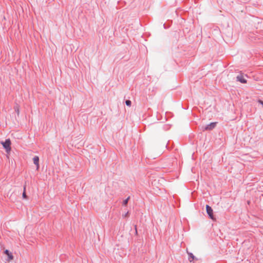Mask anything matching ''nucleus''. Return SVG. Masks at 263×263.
<instances>
[{
	"label": "nucleus",
	"mask_w": 263,
	"mask_h": 263,
	"mask_svg": "<svg viewBox=\"0 0 263 263\" xmlns=\"http://www.w3.org/2000/svg\"><path fill=\"white\" fill-rule=\"evenodd\" d=\"M129 198H130V197H128L127 198H126V199H125V200L123 201V205H126L127 204L128 201V200H129Z\"/></svg>",
	"instance_id": "nucleus-8"
},
{
	"label": "nucleus",
	"mask_w": 263,
	"mask_h": 263,
	"mask_svg": "<svg viewBox=\"0 0 263 263\" xmlns=\"http://www.w3.org/2000/svg\"><path fill=\"white\" fill-rule=\"evenodd\" d=\"M4 252L6 254H7L8 255V261L13 259V256L12 254L8 250H6Z\"/></svg>",
	"instance_id": "nucleus-6"
},
{
	"label": "nucleus",
	"mask_w": 263,
	"mask_h": 263,
	"mask_svg": "<svg viewBox=\"0 0 263 263\" xmlns=\"http://www.w3.org/2000/svg\"><path fill=\"white\" fill-rule=\"evenodd\" d=\"M128 214V212H127V213H125L124 214H123L122 215V217H126V216H127Z\"/></svg>",
	"instance_id": "nucleus-12"
},
{
	"label": "nucleus",
	"mask_w": 263,
	"mask_h": 263,
	"mask_svg": "<svg viewBox=\"0 0 263 263\" xmlns=\"http://www.w3.org/2000/svg\"><path fill=\"white\" fill-rule=\"evenodd\" d=\"M25 189H26V186H24V192L23 193V198H27V195L26 194V193H25Z\"/></svg>",
	"instance_id": "nucleus-9"
},
{
	"label": "nucleus",
	"mask_w": 263,
	"mask_h": 263,
	"mask_svg": "<svg viewBox=\"0 0 263 263\" xmlns=\"http://www.w3.org/2000/svg\"><path fill=\"white\" fill-rule=\"evenodd\" d=\"M125 104L127 106H130L131 104H132V102L130 100H126Z\"/></svg>",
	"instance_id": "nucleus-10"
},
{
	"label": "nucleus",
	"mask_w": 263,
	"mask_h": 263,
	"mask_svg": "<svg viewBox=\"0 0 263 263\" xmlns=\"http://www.w3.org/2000/svg\"><path fill=\"white\" fill-rule=\"evenodd\" d=\"M237 81L240 82L241 83H247V80L245 79V76L240 73L236 77Z\"/></svg>",
	"instance_id": "nucleus-2"
},
{
	"label": "nucleus",
	"mask_w": 263,
	"mask_h": 263,
	"mask_svg": "<svg viewBox=\"0 0 263 263\" xmlns=\"http://www.w3.org/2000/svg\"><path fill=\"white\" fill-rule=\"evenodd\" d=\"M187 253L189 255V260L190 262H192V260L195 259V257L192 253L189 252L187 251Z\"/></svg>",
	"instance_id": "nucleus-7"
},
{
	"label": "nucleus",
	"mask_w": 263,
	"mask_h": 263,
	"mask_svg": "<svg viewBox=\"0 0 263 263\" xmlns=\"http://www.w3.org/2000/svg\"><path fill=\"white\" fill-rule=\"evenodd\" d=\"M4 148L6 149L7 153H9L11 151V141L10 139H6L5 142H1Z\"/></svg>",
	"instance_id": "nucleus-1"
},
{
	"label": "nucleus",
	"mask_w": 263,
	"mask_h": 263,
	"mask_svg": "<svg viewBox=\"0 0 263 263\" xmlns=\"http://www.w3.org/2000/svg\"><path fill=\"white\" fill-rule=\"evenodd\" d=\"M33 161L34 164L36 166V170H38L39 168V158L38 156H35L33 158Z\"/></svg>",
	"instance_id": "nucleus-4"
},
{
	"label": "nucleus",
	"mask_w": 263,
	"mask_h": 263,
	"mask_svg": "<svg viewBox=\"0 0 263 263\" xmlns=\"http://www.w3.org/2000/svg\"><path fill=\"white\" fill-rule=\"evenodd\" d=\"M14 109H15V111L17 112V114H19V110H18V107L17 106H15Z\"/></svg>",
	"instance_id": "nucleus-11"
},
{
	"label": "nucleus",
	"mask_w": 263,
	"mask_h": 263,
	"mask_svg": "<svg viewBox=\"0 0 263 263\" xmlns=\"http://www.w3.org/2000/svg\"><path fill=\"white\" fill-rule=\"evenodd\" d=\"M216 126V123L213 122L211 123L210 124L206 125L204 127L205 130H211L213 129Z\"/></svg>",
	"instance_id": "nucleus-5"
},
{
	"label": "nucleus",
	"mask_w": 263,
	"mask_h": 263,
	"mask_svg": "<svg viewBox=\"0 0 263 263\" xmlns=\"http://www.w3.org/2000/svg\"><path fill=\"white\" fill-rule=\"evenodd\" d=\"M258 102L260 104H261V105L262 106V107H263V101H261V100H259L258 101Z\"/></svg>",
	"instance_id": "nucleus-13"
},
{
	"label": "nucleus",
	"mask_w": 263,
	"mask_h": 263,
	"mask_svg": "<svg viewBox=\"0 0 263 263\" xmlns=\"http://www.w3.org/2000/svg\"><path fill=\"white\" fill-rule=\"evenodd\" d=\"M136 233H137V227L135 226Z\"/></svg>",
	"instance_id": "nucleus-14"
},
{
	"label": "nucleus",
	"mask_w": 263,
	"mask_h": 263,
	"mask_svg": "<svg viewBox=\"0 0 263 263\" xmlns=\"http://www.w3.org/2000/svg\"><path fill=\"white\" fill-rule=\"evenodd\" d=\"M206 210L208 214L211 219H213V209L209 205H206Z\"/></svg>",
	"instance_id": "nucleus-3"
}]
</instances>
